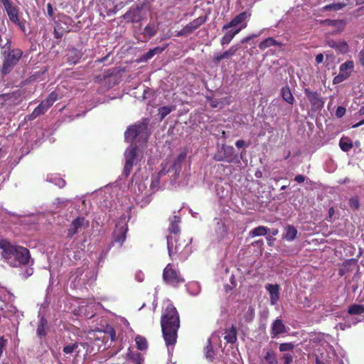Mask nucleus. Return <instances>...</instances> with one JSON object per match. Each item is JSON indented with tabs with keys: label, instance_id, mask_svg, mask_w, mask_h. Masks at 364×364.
I'll list each match as a JSON object with an SVG mask.
<instances>
[{
	"label": "nucleus",
	"instance_id": "1",
	"mask_svg": "<svg viewBox=\"0 0 364 364\" xmlns=\"http://www.w3.org/2000/svg\"><path fill=\"white\" fill-rule=\"evenodd\" d=\"M161 326L163 338L167 346H174L180 328V316L173 304H168L162 311Z\"/></svg>",
	"mask_w": 364,
	"mask_h": 364
},
{
	"label": "nucleus",
	"instance_id": "2",
	"mask_svg": "<svg viewBox=\"0 0 364 364\" xmlns=\"http://www.w3.org/2000/svg\"><path fill=\"white\" fill-rule=\"evenodd\" d=\"M0 249L1 256L13 267L25 266L31 259L29 250L23 246L13 245L6 240H1Z\"/></svg>",
	"mask_w": 364,
	"mask_h": 364
},
{
	"label": "nucleus",
	"instance_id": "3",
	"mask_svg": "<svg viewBox=\"0 0 364 364\" xmlns=\"http://www.w3.org/2000/svg\"><path fill=\"white\" fill-rule=\"evenodd\" d=\"M2 66L1 73L3 75L9 74L23 57V52L21 48H14L10 42H7L1 48Z\"/></svg>",
	"mask_w": 364,
	"mask_h": 364
},
{
	"label": "nucleus",
	"instance_id": "4",
	"mask_svg": "<svg viewBox=\"0 0 364 364\" xmlns=\"http://www.w3.org/2000/svg\"><path fill=\"white\" fill-rule=\"evenodd\" d=\"M0 4H3L9 20L16 25L22 32L26 33V21L21 18L19 8L14 5L11 0H0Z\"/></svg>",
	"mask_w": 364,
	"mask_h": 364
},
{
	"label": "nucleus",
	"instance_id": "5",
	"mask_svg": "<svg viewBox=\"0 0 364 364\" xmlns=\"http://www.w3.org/2000/svg\"><path fill=\"white\" fill-rule=\"evenodd\" d=\"M139 122L127 127L124 132V139L127 142L132 143L136 138L146 139L148 136V123Z\"/></svg>",
	"mask_w": 364,
	"mask_h": 364
},
{
	"label": "nucleus",
	"instance_id": "6",
	"mask_svg": "<svg viewBox=\"0 0 364 364\" xmlns=\"http://www.w3.org/2000/svg\"><path fill=\"white\" fill-rule=\"evenodd\" d=\"M73 23V20L71 17L64 14H60L58 15V21L55 22V38L57 39L61 38L65 33L70 32L71 31Z\"/></svg>",
	"mask_w": 364,
	"mask_h": 364
},
{
	"label": "nucleus",
	"instance_id": "7",
	"mask_svg": "<svg viewBox=\"0 0 364 364\" xmlns=\"http://www.w3.org/2000/svg\"><path fill=\"white\" fill-rule=\"evenodd\" d=\"M166 240L168 255L172 260L176 259V257L179 255L187 246V244L185 240L181 242L180 237H175L172 235H168Z\"/></svg>",
	"mask_w": 364,
	"mask_h": 364
},
{
	"label": "nucleus",
	"instance_id": "8",
	"mask_svg": "<svg viewBox=\"0 0 364 364\" xmlns=\"http://www.w3.org/2000/svg\"><path fill=\"white\" fill-rule=\"evenodd\" d=\"M163 279L166 284L174 287L184 282L183 278L181 277L179 272L173 268L172 264H168L164 268L163 271Z\"/></svg>",
	"mask_w": 364,
	"mask_h": 364
},
{
	"label": "nucleus",
	"instance_id": "9",
	"mask_svg": "<svg viewBox=\"0 0 364 364\" xmlns=\"http://www.w3.org/2000/svg\"><path fill=\"white\" fill-rule=\"evenodd\" d=\"M252 16L250 11H245L236 15L228 23L223 26V30H228L232 27H237L240 32L247 26L248 21Z\"/></svg>",
	"mask_w": 364,
	"mask_h": 364
},
{
	"label": "nucleus",
	"instance_id": "10",
	"mask_svg": "<svg viewBox=\"0 0 364 364\" xmlns=\"http://www.w3.org/2000/svg\"><path fill=\"white\" fill-rule=\"evenodd\" d=\"M354 68V63L353 60H347L344 63L341 64L339 67V73L335 76L333 80L334 85L339 84L350 75Z\"/></svg>",
	"mask_w": 364,
	"mask_h": 364
},
{
	"label": "nucleus",
	"instance_id": "11",
	"mask_svg": "<svg viewBox=\"0 0 364 364\" xmlns=\"http://www.w3.org/2000/svg\"><path fill=\"white\" fill-rule=\"evenodd\" d=\"M235 157V149L232 146L223 145L221 149L214 155L213 159L216 161L232 163Z\"/></svg>",
	"mask_w": 364,
	"mask_h": 364
},
{
	"label": "nucleus",
	"instance_id": "12",
	"mask_svg": "<svg viewBox=\"0 0 364 364\" xmlns=\"http://www.w3.org/2000/svg\"><path fill=\"white\" fill-rule=\"evenodd\" d=\"M90 226V222L85 217H77L74 219L68 229L67 237L71 239L81 229H86Z\"/></svg>",
	"mask_w": 364,
	"mask_h": 364
},
{
	"label": "nucleus",
	"instance_id": "13",
	"mask_svg": "<svg viewBox=\"0 0 364 364\" xmlns=\"http://www.w3.org/2000/svg\"><path fill=\"white\" fill-rule=\"evenodd\" d=\"M127 230L128 227L126 223L123 222L117 223L112 232V242L117 243L119 247H122L126 240Z\"/></svg>",
	"mask_w": 364,
	"mask_h": 364
},
{
	"label": "nucleus",
	"instance_id": "14",
	"mask_svg": "<svg viewBox=\"0 0 364 364\" xmlns=\"http://www.w3.org/2000/svg\"><path fill=\"white\" fill-rule=\"evenodd\" d=\"M304 94L309 100L312 110H319L323 107L324 101L317 92H312L309 88H305Z\"/></svg>",
	"mask_w": 364,
	"mask_h": 364
},
{
	"label": "nucleus",
	"instance_id": "15",
	"mask_svg": "<svg viewBox=\"0 0 364 364\" xmlns=\"http://www.w3.org/2000/svg\"><path fill=\"white\" fill-rule=\"evenodd\" d=\"M137 152L136 145H131L126 151L125 159L126 162L124 167V172L126 176L129 175L133 165L136 161Z\"/></svg>",
	"mask_w": 364,
	"mask_h": 364
},
{
	"label": "nucleus",
	"instance_id": "16",
	"mask_svg": "<svg viewBox=\"0 0 364 364\" xmlns=\"http://www.w3.org/2000/svg\"><path fill=\"white\" fill-rule=\"evenodd\" d=\"M143 9V5H136L135 7H131L124 15V19L129 23H138L142 20L141 11Z\"/></svg>",
	"mask_w": 364,
	"mask_h": 364
},
{
	"label": "nucleus",
	"instance_id": "17",
	"mask_svg": "<svg viewBox=\"0 0 364 364\" xmlns=\"http://www.w3.org/2000/svg\"><path fill=\"white\" fill-rule=\"evenodd\" d=\"M169 226L168 228V230L169 232V235H172L173 237H180L181 228L179 227V224L181 223V218L178 215H173V217L169 218Z\"/></svg>",
	"mask_w": 364,
	"mask_h": 364
},
{
	"label": "nucleus",
	"instance_id": "18",
	"mask_svg": "<svg viewBox=\"0 0 364 364\" xmlns=\"http://www.w3.org/2000/svg\"><path fill=\"white\" fill-rule=\"evenodd\" d=\"M326 45L330 48H334L341 53H346L349 50V46L347 42L344 41H336L333 39H328Z\"/></svg>",
	"mask_w": 364,
	"mask_h": 364
},
{
	"label": "nucleus",
	"instance_id": "19",
	"mask_svg": "<svg viewBox=\"0 0 364 364\" xmlns=\"http://www.w3.org/2000/svg\"><path fill=\"white\" fill-rule=\"evenodd\" d=\"M265 289L269 292L271 304L275 305L279 299V286L268 284L265 286Z\"/></svg>",
	"mask_w": 364,
	"mask_h": 364
},
{
	"label": "nucleus",
	"instance_id": "20",
	"mask_svg": "<svg viewBox=\"0 0 364 364\" xmlns=\"http://www.w3.org/2000/svg\"><path fill=\"white\" fill-rule=\"evenodd\" d=\"M286 331V326L282 320L280 318H277L272 325L271 337L274 338L279 334L284 333Z\"/></svg>",
	"mask_w": 364,
	"mask_h": 364
},
{
	"label": "nucleus",
	"instance_id": "21",
	"mask_svg": "<svg viewBox=\"0 0 364 364\" xmlns=\"http://www.w3.org/2000/svg\"><path fill=\"white\" fill-rule=\"evenodd\" d=\"M224 334V340L227 343L234 344L236 343L237 340V331L234 325H232L231 327L226 328Z\"/></svg>",
	"mask_w": 364,
	"mask_h": 364
},
{
	"label": "nucleus",
	"instance_id": "22",
	"mask_svg": "<svg viewBox=\"0 0 364 364\" xmlns=\"http://www.w3.org/2000/svg\"><path fill=\"white\" fill-rule=\"evenodd\" d=\"M207 21V16H199L198 18L193 20L187 25L185 26L186 29L188 31L189 34L192 33L194 31L198 28L200 26L204 24Z\"/></svg>",
	"mask_w": 364,
	"mask_h": 364
},
{
	"label": "nucleus",
	"instance_id": "23",
	"mask_svg": "<svg viewBox=\"0 0 364 364\" xmlns=\"http://www.w3.org/2000/svg\"><path fill=\"white\" fill-rule=\"evenodd\" d=\"M168 44H166L163 47L157 46L153 49H150L147 53H144L140 58L141 62H146L149 59L152 58L155 55L161 53L167 48Z\"/></svg>",
	"mask_w": 364,
	"mask_h": 364
},
{
	"label": "nucleus",
	"instance_id": "24",
	"mask_svg": "<svg viewBox=\"0 0 364 364\" xmlns=\"http://www.w3.org/2000/svg\"><path fill=\"white\" fill-rule=\"evenodd\" d=\"M82 53L77 48H71L68 53V63L71 65H75L79 63L82 57Z\"/></svg>",
	"mask_w": 364,
	"mask_h": 364
},
{
	"label": "nucleus",
	"instance_id": "25",
	"mask_svg": "<svg viewBox=\"0 0 364 364\" xmlns=\"http://www.w3.org/2000/svg\"><path fill=\"white\" fill-rule=\"evenodd\" d=\"M49 109L47 107L46 104L44 101H42L33 111L31 114L27 116L28 120H33L37 118L38 116L43 114L48 109Z\"/></svg>",
	"mask_w": 364,
	"mask_h": 364
},
{
	"label": "nucleus",
	"instance_id": "26",
	"mask_svg": "<svg viewBox=\"0 0 364 364\" xmlns=\"http://www.w3.org/2000/svg\"><path fill=\"white\" fill-rule=\"evenodd\" d=\"M158 29L159 26L157 24L149 23L145 26L141 34L144 38L148 40L154 37L157 33Z\"/></svg>",
	"mask_w": 364,
	"mask_h": 364
},
{
	"label": "nucleus",
	"instance_id": "27",
	"mask_svg": "<svg viewBox=\"0 0 364 364\" xmlns=\"http://www.w3.org/2000/svg\"><path fill=\"white\" fill-rule=\"evenodd\" d=\"M320 24L336 27L339 30V31H341L343 30V28L346 26V22L344 20H341V19L327 18V19H324V20H321Z\"/></svg>",
	"mask_w": 364,
	"mask_h": 364
},
{
	"label": "nucleus",
	"instance_id": "28",
	"mask_svg": "<svg viewBox=\"0 0 364 364\" xmlns=\"http://www.w3.org/2000/svg\"><path fill=\"white\" fill-rule=\"evenodd\" d=\"M48 328V321L45 317L42 316L40 318L39 323L37 326V329H36L37 336L40 338L45 337L47 335Z\"/></svg>",
	"mask_w": 364,
	"mask_h": 364
},
{
	"label": "nucleus",
	"instance_id": "29",
	"mask_svg": "<svg viewBox=\"0 0 364 364\" xmlns=\"http://www.w3.org/2000/svg\"><path fill=\"white\" fill-rule=\"evenodd\" d=\"M298 231L292 225H288L285 228V232L283 235V239L287 241H293L297 236Z\"/></svg>",
	"mask_w": 364,
	"mask_h": 364
},
{
	"label": "nucleus",
	"instance_id": "30",
	"mask_svg": "<svg viewBox=\"0 0 364 364\" xmlns=\"http://www.w3.org/2000/svg\"><path fill=\"white\" fill-rule=\"evenodd\" d=\"M255 317V309L252 306H245L242 310L241 320L249 323Z\"/></svg>",
	"mask_w": 364,
	"mask_h": 364
},
{
	"label": "nucleus",
	"instance_id": "31",
	"mask_svg": "<svg viewBox=\"0 0 364 364\" xmlns=\"http://www.w3.org/2000/svg\"><path fill=\"white\" fill-rule=\"evenodd\" d=\"M281 95L282 99L290 105H293L295 100L291 94V90L289 85H285L281 89Z\"/></svg>",
	"mask_w": 364,
	"mask_h": 364
},
{
	"label": "nucleus",
	"instance_id": "32",
	"mask_svg": "<svg viewBox=\"0 0 364 364\" xmlns=\"http://www.w3.org/2000/svg\"><path fill=\"white\" fill-rule=\"evenodd\" d=\"M240 33V29L230 30L225 33L220 39L222 46L228 45L234 37Z\"/></svg>",
	"mask_w": 364,
	"mask_h": 364
},
{
	"label": "nucleus",
	"instance_id": "33",
	"mask_svg": "<svg viewBox=\"0 0 364 364\" xmlns=\"http://www.w3.org/2000/svg\"><path fill=\"white\" fill-rule=\"evenodd\" d=\"M282 46V43L277 41L274 38L269 37L261 41L259 44V48L260 50H265L270 46Z\"/></svg>",
	"mask_w": 364,
	"mask_h": 364
},
{
	"label": "nucleus",
	"instance_id": "34",
	"mask_svg": "<svg viewBox=\"0 0 364 364\" xmlns=\"http://www.w3.org/2000/svg\"><path fill=\"white\" fill-rule=\"evenodd\" d=\"M103 329L105 333V344L108 342L109 340L111 341H114L116 339V333L114 328L110 325H106Z\"/></svg>",
	"mask_w": 364,
	"mask_h": 364
},
{
	"label": "nucleus",
	"instance_id": "35",
	"mask_svg": "<svg viewBox=\"0 0 364 364\" xmlns=\"http://www.w3.org/2000/svg\"><path fill=\"white\" fill-rule=\"evenodd\" d=\"M16 97L14 93H5L0 95V104L1 106L12 105Z\"/></svg>",
	"mask_w": 364,
	"mask_h": 364
},
{
	"label": "nucleus",
	"instance_id": "36",
	"mask_svg": "<svg viewBox=\"0 0 364 364\" xmlns=\"http://www.w3.org/2000/svg\"><path fill=\"white\" fill-rule=\"evenodd\" d=\"M187 156V152L186 151H183L181 152L176 159L174 160L173 164V168L175 169L176 171H180L181 170V164L185 161Z\"/></svg>",
	"mask_w": 364,
	"mask_h": 364
},
{
	"label": "nucleus",
	"instance_id": "37",
	"mask_svg": "<svg viewBox=\"0 0 364 364\" xmlns=\"http://www.w3.org/2000/svg\"><path fill=\"white\" fill-rule=\"evenodd\" d=\"M269 231V229L267 227L261 225L250 230L249 235L252 237L263 236L266 235Z\"/></svg>",
	"mask_w": 364,
	"mask_h": 364
},
{
	"label": "nucleus",
	"instance_id": "38",
	"mask_svg": "<svg viewBox=\"0 0 364 364\" xmlns=\"http://www.w3.org/2000/svg\"><path fill=\"white\" fill-rule=\"evenodd\" d=\"M267 364H278L275 352L272 349H268L264 356Z\"/></svg>",
	"mask_w": 364,
	"mask_h": 364
},
{
	"label": "nucleus",
	"instance_id": "39",
	"mask_svg": "<svg viewBox=\"0 0 364 364\" xmlns=\"http://www.w3.org/2000/svg\"><path fill=\"white\" fill-rule=\"evenodd\" d=\"M346 6V4L344 2H338V3H333L328 5L324 6L322 8V10L323 11H339L343 9L344 7Z\"/></svg>",
	"mask_w": 364,
	"mask_h": 364
},
{
	"label": "nucleus",
	"instance_id": "40",
	"mask_svg": "<svg viewBox=\"0 0 364 364\" xmlns=\"http://www.w3.org/2000/svg\"><path fill=\"white\" fill-rule=\"evenodd\" d=\"M364 312V306L360 304L350 305L348 309V313L350 315H360Z\"/></svg>",
	"mask_w": 364,
	"mask_h": 364
},
{
	"label": "nucleus",
	"instance_id": "41",
	"mask_svg": "<svg viewBox=\"0 0 364 364\" xmlns=\"http://www.w3.org/2000/svg\"><path fill=\"white\" fill-rule=\"evenodd\" d=\"M339 146L342 151L347 152L353 148V143L349 138H341Z\"/></svg>",
	"mask_w": 364,
	"mask_h": 364
},
{
	"label": "nucleus",
	"instance_id": "42",
	"mask_svg": "<svg viewBox=\"0 0 364 364\" xmlns=\"http://www.w3.org/2000/svg\"><path fill=\"white\" fill-rule=\"evenodd\" d=\"M135 342L139 350H144L147 349V341L144 337L139 335L136 336L135 338Z\"/></svg>",
	"mask_w": 364,
	"mask_h": 364
},
{
	"label": "nucleus",
	"instance_id": "43",
	"mask_svg": "<svg viewBox=\"0 0 364 364\" xmlns=\"http://www.w3.org/2000/svg\"><path fill=\"white\" fill-rule=\"evenodd\" d=\"M173 107L169 106L161 107L158 109V114L161 120L164 119L168 114H169L173 110Z\"/></svg>",
	"mask_w": 364,
	"mask_h": 364
},
{
	"label": "nucleus",
	"instance_id": "44",
	"mask_svg": "<svg viewBox=\"0 0 364 364\" xmlns=\"http://www.w3.org/2000/svg\"><path fill=\"white\" fill-rule=\"evenodd\" d=\"M58 99V95L55 91H53L49 94L48 97L43 100L49 108L53 105V103Z\"/></svg>",
	"mask_w": 364,
	"mask_h": 364
},
{
	"label": "nucleus",
	"instance_id": "45",
	"mask_svg": "<svg viewBox=\"0 0 364 364\" xmlns=\"http://www.w3.org/2000/svg\"><path fill=\"white\" fill-rule=\"evenodd\" d=\"M129 356L134 364H142L144 362V358L139 353H132Z\"/></svg>",
	"mask_w": 364,
	"mask_h": 364
},
{
	"label": "nucleus",
	"instance_id": "46",
	"mask_svg": "<svg viewBox=\"0 0 364 364\" xmlns=\"http://www.w3.org/2000/svg\"><path fill=\"white\" fill-rule=\"evenodd\" d=\"M93 336H94V339L95 341H102V343L105 344L104 329L103 330L97 329V330L95 331Z\"/></svg>",
	"mask_w": 364,
	"mask_h": 364
},
{
	"label": "nucleus",
	"instance_id": "47",
	"mask_svg": "<svg viewBox=\"0 0 364 364\" xmlns=\"http://www.w3.org/2000/svg\"><path fill=\"white\" fill-rule=\"evenodd\" d=\"M77 348H78L77 343H75L69 344V345L64 346L63 351L65 354H70V353H73Z\"/></svg>",
	"mask_w": 364,
	"mask_h": 364
},
{
	"label": "nucleus",
	"instance_id": "48",
	"mask_svg": "<svg viewBox=\"0 0 364 364\" xmlns=\"http://www.w3.org/2000/svg\"><path fill=\"white\" fill-rule=\"evenodd\" d=\"M294 348V345L291 343H283L279 345V350L281 352H286L292 350Z\"/></svg>",
	"mask_w": 364,
	"mask_h": 364
},
{
	"label": "nucleus",
	"instance_id": "49",
	"mask_svg": "<svg viewBox=\"0 0 364 364\" xmlns=\"http://www.w3.org/2000/svg\"><path fill=\"white\" fill-rule=\"evenodd\" d=\"M346 112V109L344 107L339 106L337 107L335 114L338 118H341L345 115Z\"/></svg>",
	"mask_w": 364,
	"mask_h": 364
},
{
	"label": "nucleus",
	"instance_id": "50",
	"mask_svg": "<svg viewBox=\"0 0 364 364\" xmlns=\"http://www.w3.org/2000/svg\"><path fill=\"white\" fill-rule=\"evenodd\" d=\"M52 181L59 188H63L66 185L65 181L61 178H54Z\"/></svg>",
	"mask_w": 364,
	"mask_h": 364
},
{
	"label": "nucleus",
	"instance_id": "51",
	"mask_svg": "<svg viewBox=\"0 0 364 364\" xmlns=\"http://www.w3.org/2000/svg\"><path fill=\"white\" fill-rule=\"evenodd\" d=\"M282 360L284 361V364H291L293 361V357L289 353H285L283 355Z\"/></svg>",
	"mask_w": 364,
	"mask_h": 364
},
{
	"label": "nucleus",
	"instance_id": "52",
	"mask_svg": "<svg viewBox=\"0 0 364 364\" xmlns=\"http://www.w3.org/2000/svg\"><path fill=\"white\" fill-rule=\"evenodd\" d=\"M214 352L213 350L210 343L207 346L206 358L210 360H213Z\"/></svg>",
	"mask_w": 364,
	"mask_h": 364
},
{
	"label": "nucleus",
	"instance_id": "53",
	"mask_svg": "<svg viewBox=\"0 0 364 364\" xmlns=\"http://www.w3.org/2000/svg\"><path fill=\"white\" fill-rule=\"evenodd\" d=\"M259 35V34H252V35H249L247 36H246L245 38H242L241 40V43L244 44V43H247L250 40H252V38H257L258 37Z\"/></svg>",
	"mask_w": 364,
	"mask_h": 364
},
{
	"label": "nucleus",
	"instance_id": "54",
	"mask_svg": "<svg viewBox=\"0 0 364 364\" xmlns=\"http://www.w3.org/2000/svg\"><path fill=\"white\" fill-rule=\"evenodd\" d=\"M239 46L237 45L232 46L228 50V52L229 53V55L230 57L235 55L236 52L238 50Z\"/></svg>",
	"mask_w": 364,
	"mask_h": 364
},
{
	"label": "nucleus",
	"instance_id": "55",
	"mask_svg": "<svg viewBox=\"0 0 364 364\" xmlns=\"http://www.w3.org/2000/svg\"><path fill=\"white\" fill-rule=\"evenodd\" d=\"M222 60H224L223 54L222 53H218V54H216V55H215L213 56V62L215 64L218 65Z\"/></svg>",
	"mask_w": 364,
	"mask_h": 364
},
{
	"label": "nucleus",
	"instance_id": "56",
	"mask_svg": "<svg viewBox=\"0 0 364 364\" xmlns=\"http://www.w3.org/2000/svg\"><path fill=\"white\" fill-rule=\"evenodd\" d=\"M188 35H189V33L187 31V29H186V27L183 26V28L181 31L177 32V33L176 34V36L181 37V36H188Z\"/></svg>",
	"mask_w": 364,
	"mask_h": 364
},
{
	"label": "nucleus",
	"instance_id": "57",
	"mask_svg": "<svg viewBox=\"0 0 364 364\" xmlns=\"http://www.w3.org/2000/svg\"><path fill=\"white\" fill-rule=\"evenodd\" d=\"M350 207H352L355 209H358L359 208V202H358V199L351 198L350 200Z\"/></svg>",
	"mask_w": 364,
	"mask_h": 364
},
{
	"label": "nucleus",
	"instance_id": "58",
	"mask_svg": "<svg viewBox=\"0 0 364 364\" xmlns=\"http://www.w3.org/2000/svg\"><path fill=\"white\" fill-rule=\"evenodd\" d=\"M358 60L360 64L364 68V48H363L358 54Z\"/></svg>",
	"mask_w": 364,
	"mask_h": 364
},
{
	"label": "nucleus",
	"instance_id": "59",
	"mask_svg": "<svg viewBox=\"0 0 364 364\" xmlns=\"http://www.w3.org/2000/svg\"><path fill=\"white\" fill-rule=\"evenodd\" d=\"M305 179H306L305 176L303 175H300V174L296 176L294 178V181L299 183L304 182Z\"/></svg>",
	"mask_w": 364,
	"mask_h": 364
},
{
	"label": "nucleus",
	"instance_id": "60",
	"mask_svg": "<svg viewBox=\"0 0 364 364\" xmlns=\"http://www.w3.org/2000/svg\"><path fill=\"white\" fill-rule=\"evenodd\" d=\"M47 12H48V14L50 17H52L53 16V6L51 5V4H48L47 6Z\"/></svg>",
	"mask_w": 364,
	"mask_h": 364
},
{
	"label": "nucleus",
	"instance_id": "61",
	"mask_svg": "<svg viewBox=\"0 0 364 364\" xmlns=\"http://www.w3.org/2000/svg\"><path fill=\"white\" fill-rule=\"evenodd\" d=\"M6 340H5L3 337L0 338V354L3 351V348L6 346Z\"/></svg>",
	"mask_w": 364,
	"mask_h": 364
},
{
	"label": "nucleus",
	"instance_id": "62",
	"mask_svg": "<svg viewBox=\"0 0 364 364\" xmlns=\"http://www.w3.org/2000/svg\"><path fill=\"white\" fill-rule=\"evenodd\" d=\"M323 60V55L322 53H319L316 55V62L319 64L321 63Z\"/></svg>",
	"mask_w": 364,
	"mask_h": 364
},
{
	"label": "nucleus",
	"instance_id": "63",
	"mask_svg": "<svg viewBox=\"0 0 364 364\" xmlns=\"http://www.w3.org/2000/svg\"><path fill=\"white\" fill-rule=\"evenodd\" d=\"M245 141L242 139L237 140L235 142V146L237 148L240 149L242 148L245 146Z\"/></svg>",
	"mask_w": 364,
	"mask_h": 364
},
{
	"label": "nucleus",
	"instance_id": "64",
	"mask_svg": "<svg viewBox=\"0 0 364 364\" xmlns=\"http://www.w3.org/2000/svg\"><path fill=\"white\" fill-rule=\"evenodd\" d=\"M223 54V59H228L230 57V55H229V53L228 52V50H225L224 51L223 53H222Z\"/></svg>",
	"mask_w": 364,
	"mask_h": 364
}]
</instances>
